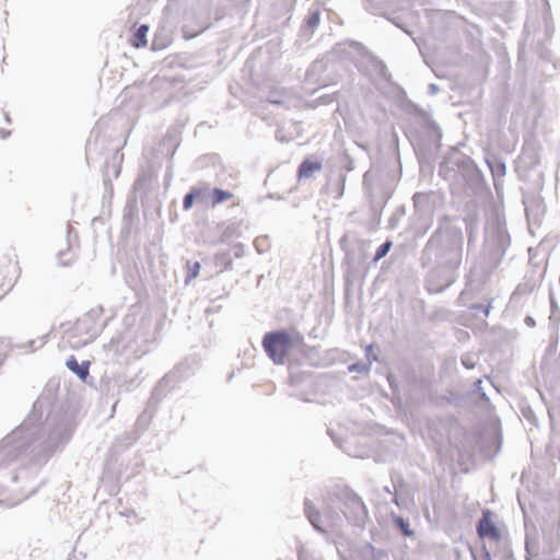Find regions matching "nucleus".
Segmentation results:
<instances>
[{
    "instance_id": "nucleus-1",
    "label": "nucleus",
    "mask_w": 560,
    "mask_h": 560,
    "mask_svg": "<svg viewBox=\"0 0 560 560\" xmlns=\"http://www.w3.org/2000/svg\"><path fill=\"white\" fill-rule=\"evenodd\" d=\"M477 535L482 545V551L475 556V560H492L489 548L500 549L505 547L509 538V530L497 513L486 509L477 523Z\"/></svg>"
},
{
    "instance_id": "nucleus-2",
    "label": "nucleus",
    "mask_w": 560,
    "mask_h": 560,
    "mask_svg": "<svg viewBox=\"0 0 560 560\" xmlns=\"http://www.w3.org/2000/svg\"><path fill=\"white\" fill-rule=\"evenodd\" d=\"M302 343V338L285 330L267 332L262 339V347L267 355L276 364H282L289 353Z\"/></svg>"
},
{
    "instance_id": "nucleus-3",
    "label": "nucleus",
    "mask_w": 560,
    "mask_h": 560,
    "mask_svg": "<svg viewBox=\"0 0 560 560\" xmlns=\"http://www.w3.org/2000/svg\"><path fill=\"white\" fill-rule=\"evenodd\" d=\"M20 273L21 269L16 261L8 260L0 265V300L13 289Z\"/></svg>"
},
{
    "instance_id": "nucleus-4",
    "label": "nucleus",
    "mask_w": 560,
    "mask_h": 560,
    "mask_svg": "<svg viewBox=\"0 0 560 560\" xmlns=\"http://www.w3.org/2000/svg\"><path fill=\"white\" fill-rule=\"evenodd\" d=\"M84 335V338L78 339L73 341V348H80L86 346L95 339V332L90 330V326L85 322H79L74 326V328L70 331V338L81 337Z\"/></svg>"
},
{
    "instance_id": "nucleus-5",
    "label": "nucleus",
    "mask_w": 560,
    "mask_h": 560,
    "mask_svg": "<svg viewBox=\"0 0 560 560\" xmlns=\"http://www.w3.org/2000/svg\"><path fill=\"white\" fill-rule=\"evenodd\" d=\"M148 32H149V26L148 25H141L137 30V32L132 35V37L130 39V44L135 48L145 47L147 44H148V40H147Z\"/></svg>"
},
{
    "instance_id": "nucleus-6",
    "label": "nucleus",
    "mask_w": 560,
    "mask_h": 560,
    "mask_svg": "<svg viewBox=\"0 0 560 560\" xmlns=\"http://www.w3.org/2000/svg\"><path fill=\"white\" fill-rule=\"evenodd\" d=\"M67 366L82 380H85L89 374V362L80 365L73 355L67 360Z\"/></svg>"
},
{
    "instance_id": "nucleus-7",
    "label": "nucleus",
    "mask_w": 560,
    "mask_h": 560,
    "mask_svg": "<svg viewBox=\"0 0 560 560\" xmlns=\"http://www.w3.org/2000/svg\"><path fill=\"white\" fill-rule=\"evenodd\" d=\"M212 196V206L215 207L219 203L225 202L228 200H231L234 196L232 192L228 190H223L220 188H214L211 192Z\"/></svg>"
},
{
    "instance_id": "nucleus-8",
    "label": "nucleus",
    "mask_w": 560,
    "mask_h": 560,
    "mask_svg": "<svg viewBox=\"0 0 560 560\" xmlns=\"http://www.w3.org/2000/svg\"><path fill=\"white\" fill-rule=\"evenodd\" d=\"M214 261L220 271L228 270L233 265V260L228 252L217 254Z\"/></svg>"
},
{
    "instance_id": "nucleus-9",
    "label": "nucleus",
    "mask_w": 560,
    "mask_h": 560,
    "mask_svg": "<svg viewBox=\"0 0 560 560\" xmlns=\"http://www.w3.org/2000/svg\"><path fill=\"white\" fill-rule=\"evenodd\" d=\"M315 172V162L305 160L299 167V178H310Z\"/></svg>"
},
{
    "instance_id": "nucleus-10",
    "label": "nucleus",
    "mask_w": 560,
    "mask_h": 560,
    "mask_svg": "<svg viewBox=\"0 0 560 560\" xmlns=\"http://www.w3.org/2000/svg\"><path fill=\"white\" fill-rule=\"evenodd\" d=\"M201 194H202V189H200V188L192 189L189 194H187L185 196L184 201H183V208L185 210H189L192 207L195 199L200 197Z\"/></svg>"
},
{
    "instance_id": "nucleus-11",
    "label": "nucleus",
    "mask_w": 560,
    "mask_h": 560,
    "mask_svg": "<svg viewBox=\"0 0 560 560\" xmlns=\"http://www.w3.org/2000/svg\"><path fill=\"white\" fill-rule=\"evenodd\" d=\"M187 277H186V283L190 282L192 279L198 277L200 271V264L198 261L195 262H188L187 264Z\"/></svg>"
},
{
    "instance_id": "nucleus-12",
    "label": "nucleus",
    "mask_w": 560,
    "mask_h": 560,
    "mask_svg": "<svg viewBox=\"0 0 560 560\" xmlns=\"http://www.w3.org/2000/svg\"><path fill=\"white\" fill-rule=\"evenodd\" d=\"M390 247H392V242H389V241H387V242H385L384 244H382V245L377 248V250H376V253H375V257H374V259H375V260H378V259H381V258L385 257V256L387 255V253L389 252Z\"/></svg>"
},
{
    "instance_id": "nucleus-13",
    "label": "nucleus",
    "mask_w": 560,
    "mask_h": 560,
    "mask_svg": "<svg viewBox=\"0 0 560 560\" xmlns=\"http://www.w3.org/2000/svg\"><path fill=\"white\" fill-rule=\"evenodd\" d=\"M306 514H307V517H308L310 522H311L313 525H315L314 514H313V512L311 511V509H307V510H306Z\"/></svg>"
},
{
    "instance_id": "nucleus-14",
    "label": "nucleus",
    "mask_w": 560,
    "mask_h": 560,
    "mask_svg": "<svg viewBox=\"0 0 560 560\" xmlns=\"http://www.w3.org/2000/svg\"><path fill=\"white\" fill-rule=\"evenodd\" d=\"M398 522H399V524H400V526H401V528H402L404 533H405L406 535H411V532H409V530H408V528H407L408 526H405L404 521H402L401 518H399V520H398Z\"/></svg>"
},
{
    "instance_id": "nucleus-15",
    "label": "nucleus",
    "mask_w": 560,
    "mask_h": 560,
    "mask_svg": "<svg viewBox=\"0 0 560 560\" xmlns=\"http://www.w3.org/2000/svg\"><path fill=\"white\" fill-rule=\"evenodd\" d=\"M525 322H526V324H527L528 326H534V325H535L534 319H533L532 317H529V316H528V317H526Z\"/></svg>"
},
{
    "instance_id": "nucleus-16",
    "label": "nucleus",
    "mask_w": 560,
    "mask_h": 560,
    "mask_svg": "<svg viewBox=\"0 0 560 560\" xmlns=\"http://www.w3.org/2000/svg\"><path fill=\"white\" fill-rule=\"evenodd\" d=\"M314 19H315L314 16H310V18H308V20H307V22L311 24V23L313 22V20H314Z\"/></svg>"
}]
</instances>
